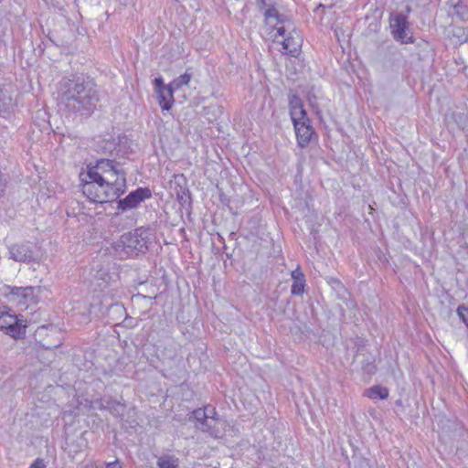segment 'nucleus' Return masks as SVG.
I'll list each match as a JSON object with an SVG mask.
<instances>
[{
    "mask_svg": "<svg viewBox=\"0 0 468 468\" xmlns=\"http://www.w3.org/2000/svg\"><path fill=\"white\" fill-rule=\"evenodd\" d=\"M82 193L89 200L103 204L117 199L126 188L125 174L113 160L101 159L80 174Z\"/></svg>",
    "mask_w": 468,
    "mask_h": 468,
    "instance_id": "f257e3e1",
    "label": "nucleus"
},
{
    "mask_svg": "<svg viewBox=\"0 0 468 468\" xmlns=\"http://www.w3.org/2000/svg\"><path fill=\"white\" fill-rule=\"evenodd\" d=\"M259 9L264 17L263 30L268 38L282 45V53L296 57L303 38L292 20L279 11L275 0H261Z\"/></svg>",
    "mask_w": 468,
    "mask_h": 468,
    "instance_id": "f03ea898",
    "label": "nucleus"
},
{
    "mask_svg": "<svg viewBox=\"0 0 468 468\" xmlns=\"http://www.w3.org/2000/svg\"><path fill=\"white\" fill-rule=\"evenodd\" d=\"M99 101L96 85L83 78L64 79L60 82V102L69 112L90 114Z\"/></svg>",
    "mask_w": 468,
    "mask_h": 468,
    "instance_id": "7ed1b4c3",
    "label": "nucleus"
},
{
    "mask_svg": "<svg viewBox=\"0 0 468 468\" xmlns=\"http://www.w3.org/2000/svg\"><path fill=\"white\" fill-rule=\"evenodd\" d=\"M27 324L23 319L11 314L6 307L0 308V330L15 339L26 335Z\"/></svg>",
    "mask_w": 468,
    "mask_h": 468,
    "instance_id": "20e7f679",
    "label": "nucleus"
},
{
    "mask_svg": "<svg viewBox=\"0 0 468 468\" xmlns=\"http://www.w3.org/2000/svg\"><path fill=\"white\" fill-rule=\"evenodd\" d=\"M147 230L142 228L121 236L120 244L129 256L136 255L147 249Z\"/></svg>",
    "mask_w": 468,
    "mask_h": 468,
    "instance_id": "39448f33",
    "label": "nucleus"
},
{
    "mask_svg": "<svg viewBox=\"0 0 468 468\" xmlns=\"http://www.w3.org/2000/svg\"><path fill=\"white\" fill-rule=\"evenodd\" d=\"M8 250L10 259L17 262H31L37 260L34 246L29 241L13 244Z\"/></svg>",
    "mask_w": 468,
    "mask_h": 468,
    "instance_id": "423d86ee",
    "label": "nucleus"
},
{
    "mask_svg": "<svg viewBox=\"0 0 468 468\" xmlns=\"http://www.w3.org/2000/svg\"><path fill=\"white\" fill-rule=\"evenodd\" d=\"M152 197V192L147 187H138L131 192L127 197L120 199L118 208L125 211L137 207L143 201Z\"/></svg>",
    "mask_w": 468,
    "mask_h": 468,
    "instance_id": "0eeeda50",
    "label": "nucleus"
},
{
    "mask_svg": "<svg viewBox=\"0 0 468 468\" xmlns=\"http://www.w3.org/2000/svg\"><path fill=\"white\" fill-rule=\"evenodd\" d=\"M390 27L394 37L403 43L412 42L409 33L407 16L403 14H395L390 18Z\"/></svg>",
    "mask_w": 468,
    "mask_h": 468,
    "instance_id": "6e6552de",
    "label": "nucleus"
},
{
    "mask_svg": "<svg viewBox=\"0 0 468 468\" xmlns=\"http://www.w3.org/2000/svg\"><path fill=\"white\" fill-rule=\"evenodd\" d=\"M290 115L293 125L297 123L309 122L306 112L303 109L301 100L297 96L290 98Z\"/></svg>",
    "mask_w": 468,
    "mask_h": 468,
    "instance_id": "1a4fd4ad",
    "label": "nucleus"
},
{
    "mask_svg": "<svg viewBox=\"0 0 468 468\" xmlns=\"http://www.w3.org/2000/svg\"><path fill=\"white\" fill-rule=\"evenodd\" d=\"M293 126L297 138V144L301 148H304L308 145L314 134V129L310 125V121L297 123Z\"/></svg>",
    "mask_w": 468,
    "mask_h": 468,
    "instance_id": "9d476101",
    "label": "nucleus"
},
{
    "mask_svg": "<svg viewBox=\"0 0 468 468\" xmlns=\"http://www.w3.org/2000/svg\"><path fill=\"white\" fill-rule=\"evenodd\" d=\"M193 419L195 420V425L199 430L201 423L212 422L213 415H216V410L214 407L208 405L203 409H197L192 412Z\"/></svg>",
    "mask_w": 468,
    "mask_h": 468,
    "instance_id": "9b49d317",
    "label": "nucleus"
},
{
    "mask_svg": "<svg viewBox=\"0 0 468 468\" xmlns=\"http://www.w3.org/2000/svg\"><path fill=\"white\" fill-rule=\"evenodd\" d=\"M11 296L18 304L27 305L28 303L33 301L34 288L33 287H16L14 288Z\"/></svg>",
    "mask_w": 468,
    "mask_h": 468,
    "instance_id": "f8f14e48",
    "label": "nucleus"
},
{
    "mask_svg": "<svg viewBox=\"0 0 468 468\" xmlns=\"http://www.w3.org/2000/svg\"><path fill=\"white\" fill-rule=\"evenodd\" d=\"M174 88L169 84L167 88H163L157 93L158 103L162 110L168 111L174 103Z\"/></svg>",
    "mask_w": 468,
    "mask_h": 468,
    "instance_id": "ddd939ff",
    "label": "nucleus"
},
{
    "mask_svg": "<svg viewBox=\"0 0 468 468\" xmlns=\"http://www.w3.org/2000/svg\"><path fill=\"white\" fill-rule=\"evenodd\" d=\"M92 281L96 282L99 287L106 286L110 283L111 275L109 271L101 265H97V269H92L90 272Z\"/></svg>",
    "mask_w": 468,
    "mask_h": 468,
    "instance_id": "4468645a",
    "label": "nucleus"
},
{
    "mask_svg": "<svg viewBox=\"0 0 468 468\" xmlns=\"http://www.w3.org/2000/svg\"><path fill=\"white\" fill-rule=\"evenodd\" d=\"M13 105V99L10 91L6 89L0 88V115L9 113Z\"/></svg>",
    "mask_w": 468,
    "mask_h": 468,
    "instance_id": "2eb2a0df",
    "label": "nucleus"
},
{
    "mask_svg": "<svg viewBox=\"0 0 468 468\" xmlns=\"http://www.w3.org/2000/svg\"><path fill=\"white\" fill-rule=\"evenodd\" d=\"M365 395L372 399H386L388 397V389L381 386H374L367 388Z\"/></svg>",
    "mask_w": 468,
    "mask_h": 468,
    "instance_id": "dca6fc26",
    "label": "nucleus"
},
{
    "mask_svg": "<svg viewBox=\"0 0 468 468\" xmlns=\"http://www.w3.org/2000/svg\"><path fill=\"white\" fill-rule=\"evenodd\" d=\"M157 468H180L178 458L173 455H162L157 459Z\"/></svg>",
    "mask_w": 468,
    "mask_h": 468,
    "instance_id": "f3484780",
    "label": "nucleus"
},
{
    "mask_svg": "<svg viewBox=\"0 0 468 468\" xmlns=\"http://www.w3.org/2000/svg\"><path fill=\"white\" fill-rule=\"evenodd\" d=\"M191 80V75L188 73H184L180 75L178 78L175 79L170 85L174 88V90H178L182 86L187 85Z\"/></svg>",
    "mask_w": 468,
    "mask_h": 468,
    "instance_id": "a211bd4d",
    "label": "nucleus"
},
{
    "mask_svg": "<svg viewBox=\"0 0 468 468\" xmlns=\"http://www.w3.org/2000/svg\"><path fill=\"white\" fill-rule=\"evenodd\" d=\"M213 420L214 421H212V422L207 421L205 423H201V425L199 426V430L206 432L208 430H210L212 428V426H214L215 424L225 425V420L220 419L217 414L213 415Z\"/></svg>",
    "mask_w": 468,
    "mask_h": 468,
    "instance_id": "6ab92c4d",
    "label": "nucleus"
},
{
    "mask_svg": "<svg viewBox=\"0 0 468 468\" xmlns=\"http://www.w3.org/2000/svg\"><path fill=\"white\" fill-rule=\"evenodd\" d=\"M225 427H226V424L225 425H218V424H215L214 426H212V428L210 430H208L207 432L214 437V438H222L223 435H224V431H225Z\"/></svg>",
    "mask_w": 468,
    "mask_h": 468,
    "instance_id": "aec40b11",
    "label": "nucleus"
},
{
    "mask_svg": "<svg viewBox=\"0 0 468 468\" xmlns=\"http://www.w3.org/2000/svg\"><path fill=\"white\" fill-rule=\"evenodd\" d=\"M305 281H293L291 292L294 295H302L304 292Z\"/></svg>",
    "mask_w": 468,
    "mask_h": 468,
    "instance_id": "412c9836",
    "label": "nucleus"
},
{
    "mask_svg": "<svg viewBox=\"0 0 468 468\" xmlns=\"http://www.w3.org/2000/svg\"><path fill=\"white\" fill-rule=\"evenodd\" d=\"M457 314L468 326V308L461 305L457 308Z\"/></svg>",
    "mask_w": 468,
    "mask_h": 468,
    "instance_id": "4be33fe9",
    "label": "nucleus"
},
{
    "mask_svg": "<svg viewBox=\"0 0 468 468\" xmlns=\"http://www.w3.org/2000/svg\"><path fill=\"white\" fill-rule=\"evenodd\" d=\"M291 276L293 281H305L304 274L303 273L299 266L292 271Z\"/></svg>",
    "mask_w": 468,
    "mask_h": 468,
    "instance_id": "5701e85b",
    "label": "nucleus"
},
{
    "mask_svg": "<svg viewBox=\"0 0 468 468\" xmlns=\"http://www.w3.org/2000/svg\"><path fill=\"white\" fill-rule=\"evenodd\" d=\"M154 90L156 92L159 90H163V88H167V85H165L163 78H155L154 80Z\"/></svg>",
    "mask_w": 468,
    "mask_h": 468,
    "instance_id": "b1692460",
    "label": "nucleus"
},
{
    "mask_svg": "<svg viewBox=\"0 0 468 468\" xmlns=\"http://www.w3.org/2000/svg\"><path fill=\"white\" fill-rule=\"evenodd\" d=\"M29 468H47L44 461L42 459H37L33 463L29 466Z\"/></svg>",
    "mask_w": 468,
    "mask_h": 468,
    "instance_id": "393cba45",
    "label": "nucleus"
},
{
    "mask_svg": "<svg viewBox=\"0 0 468 468\" xmlns=\"http://www.w3.org/2000/svg\"><path fill=\"white\" fill-rule=\"evenodd\" d=\"M105 468H122V464L118 461L108 463Z\"/></svg>",
    "mask_w": 468,
    "mask_h": 468,
    "instance_id": "a878e982",
    "label": "nucleus"
},
{
    "mask_svg": "<svg viewBox=\"0 0 468 468\" xmlns=\"http://www.w3.org/2000/svg\"><path fill=\"white\" fill-rule=\"evenodd\" d=\"M5 192V183L0 176V197L4 195Z\"/></svg>",
    "mask_w": 468,
    "mask_h": 468,
    "instance_id": "bb28decb",
    "label": "nucleus"
},
{
    "mask_svg": "<svg viewBox=\"0 0 468 468\" xmlns=\"http://www.w3.org/2000/svg\"><path fill=\"white\" fill-rule=\"evenodd\" d=\"M108 144H109V147L107 148V150L112 151V147L114 146V144L113 143H108Z\"/></svg>",
    "mask_w": 468,
    "mask_h": 468,
    "instance_id": "cd10ccee",
    "label": "nucleus"
},
{
    "mask_svg": "<svg viewBox=\"0 0 468 468\" xmlns=\"http://www.w3.org/2000/svg\"><path fill=\"white\" fill-rule=\"evenodd\" d=\"M2 2V0H0V3Z\"/></svg>",
    "mask_w": 468,
    "mask_h": 468,
    "instance_id": "c85d7f7f",
    "label": "nucleus"
}]
</instances>
